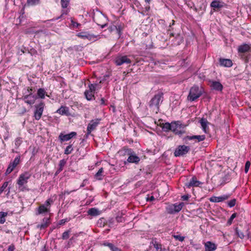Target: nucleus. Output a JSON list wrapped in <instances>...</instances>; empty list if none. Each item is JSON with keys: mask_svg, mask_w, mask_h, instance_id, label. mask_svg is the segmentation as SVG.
Wrapping results in <instances>:
<instances>
[{"mask_svg": "<svg viewBox=\"0 0 251 251\" xmlns=\"http://www.w3.org/2000/svg\"><path fill=\"white\" fill-rule=\"evenodd\" d=\"M93 19V21L102 28L107 25V17L100 10H97L94 12Z\"/></svg>", "mask_w": 251, "mask_h": 251, "instance_id": "nucleus-1", "label": "nucleus"}, {"mask_svg": "<svg viewBox=\"0 0 251 251\" xmlns=\"http://www.w3.org/2000/svg\"><path fill=\"white\" fill-rule=\"evenodd\" d=\"M163 95L162 93L159 92L154 96L149 102L150 107L154 108L156 110V113L159 111L160 104L163 100Z\"/></svg>", "mask_w": 251, "mask_h": 251, "instance_id": "nucleus-2", "label": "nucleus"}, {"mask_svg": "<svg viewBox=\"0 0 251 251\" xmlns=\"http://www.w3.org/2000/svg\"><path fill=\"white\" fill-rule=\"evenodd\" d=\"M202 94V90L198 86H194L190 90L187 99L191 101H195L200 98Z\"/></svg>", "mask_w": 251, "mask_h": 251, "instance_id": "nucleus-3", "label": "nucleus"}, {"mask_svg": "<svg viewBox=\"0 0 251 251\" xmlns=\"http://www.w3.org/2000/svg\"><path fill=\"white\" fill-rule=\"evenodd\" d=\"M251 46L247 44H244L239 46L238 48V51L241 57L245 61L248 63L249 61V57L248 55H246L251 50Z\"/></svg>", "mask_w": 251, "mask_h": 251, "instance_id": "nucleus-4", "label": "nucleus"}, {"mask_svg": "<svg viewBox=\"0 0 251 251\" xmlns=\"http://www.w3.org/2000/svg\"><path fill=\"white\" fill-rule=\"evenodd\" d=\"M76 36L83 39H87L95 42L100 38V35H94L87 31H82L77 34Z\"/></svg>", "mask_w": 251, "mask_h": 251, "instance_id": "nucleus-5", "label": "nucleus"}, {"mask_svg": "<svg viewBox=\"0 0 251 251\" xmlns=\"http://www.w3.org/2000/svg\"><path fill=\"white\" fill-rule=\"evenodd\" d=\"M45 104L44 102L41 101L39 104L36 105L35 110L34 112V117L35 120H39L41 119Z\"/></svg>", "mask_w": 251, "mask_h": 251, "instance_id": "nucleus-6", "label": "nucleus"}, {"mask_svg": "<svg viewBox=\"0 0 251 251\" xmlns=\"http://www.w3.org/2000/svg\"><path fill=\"white\" fill-rule=\"evenodd\" d=\"M30 177L31 174L27 172L21 174L17 181V183L18 184L19 188L26 184Z\"/></svg>", "mask_w": 251, "mask_h": 251, "instance_id": "nucleus-7", "label": "nucleus"}, {"mask_svg": "<svg viewBox=\"0 0 251 251\" xmlns=\"http://www.w3.org/2000/svg\"><path fill=\"white\" fill-rule=\"evenodd\" d=\"M114 63L117 66H121L125 63L130 64L131 61L127 57V56L119 54L115 57Z\"/></svg>", "mask_w": 251, "mask_h": 251, "instance_id": "nucleus-8", "label": "nucleus"}, {"mask_svg": "<svg viewBox=\"0 0 251 251\" xmlns=\"http://www.w3.org/2000/svg\"><path fill=\"white\" fill-rule=\"evenodd\" d=\"M190 150V147L185 145H180L176 149L174 155L176 157L183 156L187 154Z\"/></svg>", "mask_w": 251, "mask_h": 251, "instance_id": "nucleus-9", "label": "nucleus"}, {"mask_svg": "<svg viewBox=\"0 0 251 251\" xmlns=\"http://www.w3.org/2000/svg\"><path fill=\"white\" fill-rule=\"evenodd\" d=\"M100 119H96L92 120L90 122L87 127V133L86 134V136H88L91 134L92 131L96 129V127L100 124Z\"/></svg>", "mask_w": 251, "mask_h": 251, "instance_id": "nucleus-10", "label": "nucleus"}, {"mask_svg": "<svg viewBox=\"0 0 251 251\" xmlns=\"http://www.w3.org/2000/svg\"><path fill=\"white\" fill-rule=\"evenodd\" d=\"M205 138V135L186 136L183 138V141L185 143H187V142L190 140H193L195 142H200L204 140Z\"/></svg>", "mask_w": 251, "mask_h": 251, "instance_id": "nucleus-11", "label": "nucleus"}, {"mask_svg": "<svg viewBox=\"0 0 251 251\" xmlns=\"http://www.w3.org/2000/svg\"><path fill=\"white\" fill-rule=\"evenodd\" d=\"M20 156H18L15 158L14 160L13 161H11L5 172L6 175H7L11 173L13 170L17 166V165L20 163Z\"/></svg>", "mask_w": 251, "mask_h": 251, "instance_id": "nucleus-12", "label": "nucleus"}, {"mask_svg": "<svg viewBox=\"0 0 251 251\" xmlns=\"http://www.w3.org/2000/svg\"><path fill=\"white\" fill-rule=\"evenodd\" d=\"M37 99V96L33 95L31 92H30L29 94L25 95L22 97V99L25 102L29 105L33 104Z\"/></svg>", "mask_w": 251, "mask_h": 251, "instance_id": "nucleus-13", "label": "nucleus"}, {"mask_svg": "<svg viewBox=\"0 0 251 251\" xmlns=\"http://www.w3.org/2000/svg\"><path fill=\"white\" fill-rule=\"evenodd\" d=\"M225 5V3L220 0H214L210 4V6L213 8L214 11L220 10Z\"/></svg>", "mask_w": 251, "mask_h": 251, "instance_id": "nucleus-14", "label": "nucleus"}, {"mask_svg": "<svg viewBox=\"0 0 251 251\" xmlns=\"http://www.w3.org/2000/svg\"><path fill=\"white\" fill-rule=\"evenodd\" d=\"M76 135V132L73 131L67 134H63L61 133L58 138L61 142L67 141Z\"/></svg>", "mask_w": 251, "mask_h": 251, "instance_id": "nucleus-15", "label": "nucleus"}, {"mask_svg": "<svg viewBox=\"0 0 251 251\" xmlns=\"http://www.w3.org/2000/svg\"><path fill=\"white\" fill-rule=\"evenodd\" d=\"M230 195L229 194L224 195L219 197L213 196L209 199L211 202H219L227 200Z\"/></svg>", "mask_w": 251, "mask_h": 251, "instance_id": "nucleus-16", "label": "nucleus"}, {"mask_svg": "<svg viewBox=\"0 0 251 251\" xmlns=\"http://www.w3.org/2000/svg\"><path fill=\"white\" fill-rule=\"evenodd\" d=\"M50 218L45 217L43 219L41 224L36 226V228L41 230L44 229L50 225Z\"/></svg>", "mask_w": 251, "mask_h": 251, "instance_id": "nucleus-17", "label": "nucleus"}, {"mask_svg": "<svg viewBox=\"0 0 251 251\" xmlns=\"http://www.w3.org/2000/svg\"><path fill=\"white\" fill-rule=\"evenodd\" d=\"M210 82L211 83L210 87L212 89L218 91H222L223 86L219 81L211 80Z\"/></svg>", "mask_w": 251, "mask_h": 251, "instance_id": "nucleus-18", "label": "nucleus"}, {"mask_svg": "<svg viewBox=\"0 0 251 251\" xmlns=\"http://www.w3.org/2000/svg\"><path fill=\"white\" fill-rule=\"evenodd\" d=\"M200 123L201 125V128L205 133H208L209 128L208 125L209 123L205 118H201L200 121Z\"/></svg>", "mask_w": 251, "mask_h": 251, "instance_id": "nucleus-19", "label": "nucleus"}, {"mask_svg": "<svg viewBox=\"0 0 251 251\" xmlns=\"http://www.w3.org/2000/svg\"><path fill=\"white\" fill-rule=\"evenodd\" d=\"M201 184V182L198 180L196 177L193 176L188 183L185 184V186L190 188L191 187H197Z\"/></svg>", "mask_w": 251, "mask_h": 251, "instance_id": "nucleus-20", "label": "nucleus"}, {"mask_svg": "<svg viewBox=\"0 0 251 251\" xmlns=\"http://www.w3.org/2000/svg\"><path fill=\"white\" fill-rule=\"evenodd\" d=\"M220 65L226 67H230L232 65V62L230 59L220 58L219 59Z\"/></svg>", "mask_w": 251, "mask_h": 251, "instance_id": "nucleus-21", "label": "nucleus"}, {"mask_svg": "<svg viewBox=\"0 0 251 251\" xmlns=\"http://www.w3.org/2000/svg\"><path fill=\"white\" fill-rule=\"evenodd\" d=\"M205 251H214L216 250V245L210 241H207L204 244Z\"/></svg>", "mask_w": 251, "mask_h": 251, "instance_id": "nucleus-22", "label": "nucleus"}, {"mask_svg": "<svg viewBox=\"0 0 251 251\" xmlns=\"http://www.w3.org/2000/svg\"><path fill=\"white\" fill-rule=\"evenodd\" d=\"M140 158L135 154H131L128 156L127 161L129 163H138L140 161Z\"/></svg>", "mask_w": 251, "mask_h": 251, "instance_id": "nucleus-23", "label": "nucleus"}, {"mask_svg": "<svg viewBox=\"0 0 251 251\" xmlns=\"http://www.w3.org/2000/svg\"><path fill=\"white\" fill-rule=\"evenodd\" d=\"M102 245L108 247L111 251H122L121 249L117 247L112 243L106 241L103 242Z\"/></svg>", "mask_w": 251, "mask_h": 251, "instance_id": "nucleus-24", "label": "nucleus"}, {"mask_svg": "<svg viewBox=\"0 0 251 251\" xmlns=\"http://www.w3.org/2000/svg\"><path fill=\"white\" fill-rule=\"evenodd\" d=\"M50 211L49 208L46 207L45 205H40L37 210L36 214L37 215L42 214L45 213H48Z\"/></svg>", "mask_w": 251, "mask_h": 251, "instance_id": "nucleus-25", "label": "nucleus"}, {"mask_svg": "<svg viewBox=\"0 0 251 251\" xmlns=\"http://www.w3.org/2000/svg\"><path fill=\"white\" fill-rule=\"evenodd\" d=\"M89 215L92 216H97L100 214L99 210L96 208H91L87 212Z\"/></svg>", "mask_w": 251, "mask_h": 251, "instance_id": "nucleus-26", "label": "nucleus"}, {"mask_svg": "<svg viewBox=\"0 0 251 251\" xmlns=\"http://www.w3.org/2000/svg\"><path fill=\"white\" fill-rule=\"evenodd\" d=\"M56 112L61 115H67L68 113V108L62 106L57 110Z\"/></svg>", "mask_w": 251, "mask_h": 251, "instance_id": "nucleus-27", "label": "nucleus"}, {"mask_svg": "<svg viewBox=\"0 0 251 251\" xmlns=\"http://www.w3.org/2000/svg\"><path fill=\"white\" fill-rule=\"evenodd\" d=\"M84 95L87 100H92L94 98V93L89 90H86L84 92Z\"/></svg>", "mask_w": 251, "mask_h": 251, "instance_id": "nucleus-28", "label": "nucleus"}, {"mask_svg": "<svg viewBox=\"0 0 251 251\" xmlns=\"http://www.w3.org/2000/svg\"><path fill=\"white\" fill-rule=\"evenodd\" d=\"M103 172V169L102 168H100L95 175V177L98 180H101L102 179Z\"/></svg>", "mask_w": 251, "mask_h": 251, "instance_id": "nucleus-29", "label": "nucleus"}, {"mask_svg": "<svg viewBox=\"0 0 251 251\" xmlns=\"http://www.w3.org/2000/svg\"><path fill=\"white\" fill-rule=\"evenodd\" d=\"M8 215L7 212H0V224H3L5 222V217Z\"/></svg>", "mask_w": 251, "mask_h": 251, "instance_id": "nucleus-30", "label": "nucleus"}, {"mask_svg": "<svg viewBox=\"0 0 251 251\" xmlns=\"http://www.w3.org/2000/svg\"><path fill=\"white\" fill-rule=\"evenodd\" d=\"M178 124L176 122H172L171 123L170 130L172 131L174 133L178 129Z\"/></svg>", "mask_w": 251, "mask_h": 251, "instance_id": "nucleus-31", "label": "nucleus"}, {"mask_svg": "<svg viewBox=\"0 0 251 251\" xmlns=\"http://www.w3.org/2000/svg\"><path fill=\"white\" fill-rule=\"evenodd\" d=\"M46 94V92L45 90L43 88H39L38 90L37 91V95L38 97L41 98V99H44L45 98V95Z\"/></svg>", "mask_w": 251, "mask_h": 251, "instance_id": "nucleus-32", "label": "nucleus"}, {"mask_svg": "<svg viewBox=\"0 0 251 251\" xmlns=\"http://www.w3.org/2000/svg\"><path fill=\"white\" fill-rule=\"evenodd\" d=\"M183 203L181 202L178 204H177L176 203L174 204V208L175 211V212H179L182 208V207L183 206Z\"/></svg>", "mask_w": 251, "mask_h": 251, "instance_id": "nucleus-33", "label": "nucleus"}, {"mask_svg": "<svg viewBox=\"0 0 251 251\" xmlns=\"http://www.w3.org/2000/svg\"><path fill=\"white\" fill-rule=\"evenodd\" d=\"M162 130L164 131L167 132L170 130L171 128V124L169 123H165V124H163L162 126H161Z\"/></svg>", "mask_w": 251, "mask_h": 251, "instance_id": "nucleus-34", "label": "nucleus"}, {"mask_svg": "<svg viewBox=\"0 0 251 251\" xmlns=\"http://www.w3.org/2000/svg\"><path fill=\"white\" fill-rule=\"evenodd\" d=\"M237 215L236 213H234L231 215L229 219L228 220L227 223H226V226H230L232 223L233 220L234 218H235L237 217Z\"/></svg>", "mask_w": 251, "mask_h": 251, "instance_id": "nucleus-35", "label": "nucleus"}, {"mask_svg": "<svg viewBox=\"0 0 251 251\" xmlns=\"http://www.w3.org/2000/svg\"><path fill=\"white\" fill-rule=\"evenodd\" d=\"M40 0H27V3L29 5L34 6L40 3Z\"/></svg>", "mask_w": 251, "mask_h": 251, "instance_id": "nucleus-36", "label": "nucleus"}, {"mask_svg": "<svg viewBox=\"0 0 251 251\" xmlns=\"http://www.w3.org/2000/svg\"><path fill=\"white\" fill-rule=\"evenodd\" d=\"M236 234L239 237L240 239H243L245 237L244 234L241 231H240L237 227H236L235 229Z\"/></svg>", "mask_w": 251, "mask_h": 251, "instance_id": "nucleus-37", "label": "nucleus"}, {"mask_svg": "<svg viewBox=\"0 0 251 251\" xmlns=\"http://www.w3.org/2000/svg\"><path fill=\"white\" fill-rule=\"evenodd\" d=\"M23 142V140L22 138L21 137H18L15 140V148L17 149L19 148V147L21 145V144Z\"/></svg>", "mask_w": 251, "mask_h": 251, "instance_id": "nucleus-38", "label": "nucleus"}, {"mask_svg": "<svg viewBox=\"0 0 251 251\" xmlns=\"http://www.w3.org/2000/svg\"><path fill=\"white\" fill-rule=\"evenodd\" d=\"M73 150V148L72 147V145H69V146H68L66 147V149L65 150L64 153L65 154L68 155V154L71 153Z\"/></svg>", "mask_w": 251, "mask_h": 251, "instance_id": "nucleus-39", "label": "nucleus"}, {"mask_svg": "<svg viewBox=\"0 0 251 251\" xmlns=\"http://www.w3.org/2000/svg\"><path fill=\"white\" fill-rule=\"evenodd\" d=\"M71 232L70 230H68L64 232L62 235V239L63 240H66L69 238L70 233Z\"/></svg>", "mask_w": 251, "mask_h": 251, "instance_id": "nucleus-40", "label": "nucleus"}, {"mask_svg": "<svg viewBox=\"0 0 251 251\" xmlns=\"http://www.w3.org/2000/svg\"><path fill=\"white\" fill-rule=\"evenodd\" d=\"M174 207V204L168 206L166 209L167 213L169 214H174L176 213Z\"/></svg>", "mask_w": 251, "mask_h": 251, "instance_id": "nucleus-41", "label": "nucleus"}, {"mask_svg": "<svg viewBox=\"0 0 251 251\" xmlns=\"http://www.w3.org/2000/svg\"><path fill=\"white\" fill-rule=\"evenodd\" d=\"M69 3V0H61V6L63 8H67Z\"/></svg>", "mask_w": 251, "mask_h": 251, "instance_id": "nucleus-42", "label": "nucleus"}, {"mask_svg": "<svg viewBox=\"0 0 251 251\" xmlns=\"http://www.w3.org/2000/svg\"><path fill=\"white\" fill-rule=\"evenodd\" d=\"M153 246L157 251H162L161 244L155 242L154 243Z\"/></svg>", "mask_w": 251, "mask_h": 251, "instance_id": "nucleus-43", "label": "nucleus"}, {"mask_svg": "<svg viewBox=\"0 0 251 251\" xmlns=\"http://www.w3.org/2000/svg\"><path fill=\"white\" fill-rule=\"evenodd\" d=\"M236 202V200L235 199H232L227 202V205L229 207H232L235 205Z\"/></svg>", "mask_w": 251, "mask_h": 251, "instance_id": "nucleus-44", "label": "nucleus"}, {"mask_svg": "<svg viewBox=\"0 0 251 251\" xmlns=\"http://www.w3.org/2000/svg\"><path fill=\"white\" fill-rule=\"evenodd\" d=\"M97 84H90L89 85V91H92V92H94L95 93V91L96 89V87L97 86Z\"/></svg>", "mask_w": 251, "mask_h": 251, "instance_id": "nucleus-45", "label": "nucleus"}, {"mask_svg": "<svg viewBox=\"0 0 251 251\" xmlns=\"http://www.w3.org/2000/svg\"><path fill=\"white\" fill-rule=\"evenodd\" d=\"M68 12V10H62V14H61V15L60 16L57 17H56L55 18H53V19H51V21H56V20H57L61 18L64 15H67Z\"/></svg>", "mask_w": 251, "mask_h": 251, "instance_id": "nucleus-46", "label": "nucleus"}, {"mask_svg": "<svg viewBox=\"0 0 251 251\" xmlns=\"http://www.w3.org/2000/svg\"><path fill=\"white\" fill-rule=\"evenodd\" d=\"M52 202L53 200H51V199H49L45 201V203L43 204V205H45V206H46V207L49 208V210H50V204Z\"/></svg>", "mask_w": 251, "mask_h": 251, "instance_id": "nucleus-47", "label": "nucleus"}, {"mask_svg": "<svg viewBox=\"0 0 251 251\" xmlns=\"http://www.w3.org/2000/svg\"><path fill=\"white\" fill-rule=\"evenodd\" d=\"M70 221V219L66 218L60 220L58 223V225L60 226L64 225L66 223Z\"/></svg>", "mask_w": 251, "mask_h": 251, "instance_id": "nucleus-48", "label": "nucleus"}, {"mask_svg": "<svg viewBox=\"0 0 251 251\" xmlns=\"http://www.w3.org/2000/svg\"><path fill=\"white\" fill-rule=\"evenodd\" d=\"M113 28H115L117 31V32L118 33L119 36L121 35V30L122 29L121 25H113Z\"/></svg>", "mask_w": 251, "mask_h": 251, "instance_id": "nucleus-49", "label": "nucleus"}, {"mask_svg": "<svg viewBox=\"0 0 251 251\" xmlns=\"http://www.w3.org/2000/svg\"><path fill=\"white\" fill-rule=\"evenodd\" d=\"M250 165H251V163L249 161H248L246 162L245 166V172L246 173H247L248 172Z\"/></svg>", "mask_w": 251, "mask_h": 251, "instance_id": "nucleus-50", "label": "nucleus"}, {"mask_svg": "<svg viewBox=\"0 0 251 251\" xmlns=\"http://www.w3.org/2000/svg\"><path fill=\"white\" fill-rule=\"evenodd\" d=\"M71 22L72 25L74 27L77 28L80 25V24L74 21L73 19H71Z\"/></svg>", "mask_w": 251, "mask_h": 251, "instance_id": "nucleus-51", "label": "nucleus"}, {"mask_svg": "<svg viewBox=\"0 0 251 251\" xmlns=\"http://www.w3.org/2000/svg\"><path fill=\"white\" fill-rule=\"evenodd\" d=\"M174 237L176 239L178 240L179 241L182 242L184 240V237L181 236L180 235H174Z\"/></svg>", "mask_w": 251, "mask_h": 251, "instance_id": "nucleus-52", "label": "nucleus"}, {"mask_svg": "<svg viewBox=\"0 0 251 251\" xmlns=\"http://www.w3.org/2000/svg\"><path fill=\"white\" fill-rule=\"evenodd\" d=\"M76 190H77V189L73 190H72L71 191H69L68 190H65V191H64V192L62 193V194L60 195V196L61 197L63 195H69L71 193H72L73 192H75Z\"/></svg>", "mask_w": 251, "mask_h": 251, "instance_id": "nucleus-53", "label": "nucleus"}, {"mask_svg": "<svg viewBox=\"0 0 251 251\" xmlns=\"http://www.w3.org/2000/svg\"><path fill=\"white\" fill-rule=\"evenodd\" d=\"M66 163V161L65 159H62L59 161V166L60 168H63V167L65 166V165Z\"/></svg>", "mask_w": 251, "mask_h": 251, "instance_id": "nucleus-54", "label": "nucleus"}, {"mask_svg": "<svg viewBox=\"0 0 251 251\" xmlns=\"http://www.w3.org/2000/svg\"><path fill=\"white\" fill-rule=\"evenodd\" d=\"M8 184V182L7 181L4 182L3 183L1 187L0 188V189H1L2 191H3L6 189V188L7 187Z\"/></svg>", "mask_w": 251, "mask_h": 251, "instance_id": "nucleus-55", "label": "nucleus"}, {"mask_svg": "<svg viewBox=\"0 0 251 251\" xmlns=\"http://www.w3.org/2000/svg\"><path fill=\"white\" fill-rule=\"evenodd\" d=\"M146 200L147 201H152L155 200V198L153 196H150L149 195H148Z\"/></svg>", "mask_w": 251, "mask_h": 251, "instance_id": "nucleus-56", "label": "nucleus"}, {"mask_svg": "<svg viewBox=\"0 0 251 251\" xmlns=\"http://www.w3.org/2000/svg\"><path fill=\"white\" fill-rule=\"evenodd\" d=\"M189 198V196L188 195H185L181 197V199L183 201H187Z\"/></svg>", "mask_w": 251, "mask_h": 251, "instance_id": "nucleus-57", "label": "nucleus"}, {"mask_svg": "<svg viewBox=\"0 0 251 251\" xmlns=\"http://www.w3.org/2000/svg\"><path fill=\"white\" fill-rule=\"evenodd\" d=\"M184 132L183 131H182L181 130H178V129L176 131V132H175V133L176 135H178L179 136H180L181 135H182V134H183Z\"/></svg>", "mask_w": 251, "mask_h": 251, "instance_id": "nucleus-58", "label": "nucleus"}, {"mask_svg": "<svg viewBox=\"0 0 251 251\" xmlns=\"http://www.w3.org/2000/svg\"><path fill=\"white\" fill-rule=\"evenodd\" d=\"M14 249H15L14 246L13 245H11V246H9V247L8 248V251H14Z\"/></svg>", "mask_w": 251, "mask_h": 251, "instance_id": "nucleus-59", "label": "nucleus"}, {"mask_svg": "<svg viewBox=\"0 0 251 251\" xmlns=\"http://www.w3.org/2000/svg\"><path fill=\"white\" fill-rule=\"evenodd\" d=\"M100 104H102V105H105V100L104 99V98H101V100H100Z\"/></svg>", "mask_w": 251, "mask_h": 251, "instance_id": "nucleus-60", "label": "nucleus"}, {"mask_svg": "<svg viewBox=\"0 0 251 251\" xmlns=\"http://www.w3.org/2000/svg\"><path fill=\"white\" fill-rule=\"evenodd\" d=\"M85 180H84L83 181V182H82V183L80 185V187H83L85 185Z\"/></svg>", "mask_w": 251, "mask_h": 251, "instance_id": "nucleus-61", "label": "nucleus"}, {"mask_svg": "<svg viewBox=\"0 0 251 251\" xmlns=\"http://www.w3.org/2000/svg\"><path fill=\"white\" fill-rule=\"evenodd\" d=\"M27 92H28V94H29L30 92H31L32 93V89L28 88L27 89Z\"/></svg>", "mask_w": 251, "mask_h": 251, "instance_id": "nucleus-62", "label": "nucleus"}, {"mask_svg": "<svg viewBox=\"0 0 251 251\" xmlns=\"http://www.w3.org/2000/svg\"><path fill=\"white\" fill-rule=\"evenodd\" d=\"M115 28H113V25L111 26L110 27V30L111 31H113V30H115Z\"/></svg>", "mask_w": 251, "mask_h": 251, "instance_id": "nucleus-63", "label": "nucleus"}, {"mask_svg": "<svg viewBox=\"0 0 251 251\" xmlns=\"http://www.w3.org/2000/svg\"><path fill=\"white\" fill-rule=\"evenodd\" d=\"M58 170H59V171L61 172L63 170V168H60L59 167V168L58 169Z\"/></svg>", "mask_w": 251, "mask_h": 251, "instance_id": "nucleus-64", "label": "nucleus"}]
</instances>
